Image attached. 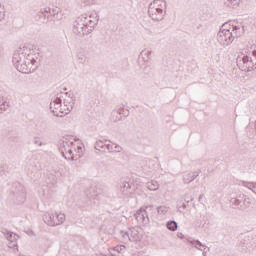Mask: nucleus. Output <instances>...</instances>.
<instances>
[{
    "label": "nucleus",
    "instance_id": "nucleus-1",
    "mask_svg": "<svg viewBox=\"0 0 256 256\" xmlns=\"http://www.w3.org/2000/svg\"><path fill=\"white\" fill-rule=\"evenodd\" d=\"M39 52L26 46L20 47L14 52L12 63L20 73H33L39 67Z\"/></svg>",
    "mask_w": 256,
    "mask_h": 256
},
{
    "label": "nucleus",
    "instance_id": "nucleus-2",
    "mask_svg": "<svg viewBox=\"0 0 256 256\" xmlns=\"http://www.w3.org/2000/svg\"><path fill=\"white\" fill-rule=\"evenodd\" d=\"M58 149L64 159L78 161L83 157V143L73 138H62L59 141Z\"/></svg>",
    "mask_w": 256,
    "mask_h": 256
},
{
    "label": "nucleus",
    "instance_id": "nucleus-3",
    "mask_svg": "<svg viewBox=\"0 0 256 256\" xmlns=\"http://www.w3.org/2000/svg\"><path fill=\"white\" fill-rule=\"evenodd\" d=\"M243 31L236 26L235 22L225 23L217 34V41L220 45H231L235 39L241 37Z\"/></svg>",
    "mask_w": 256,
    "mask_h": 256
},
{
    "label": "nucleus",
    "instance_id": "nucleus-4",
    "mask_svg": "<svg viewBox=\"0 0 256 256\" xmlns=\"http://www.w3.org/2000/svg\"><path fill=\"white\" fill-rule=\"evenodd\" d=\"M73 107H75V99H73L71 96L65 98L63 104L59 94L54 96L50 102V111H52L55 117H63L64 115H69V113L73 111Z\"/></svg>",
    "mask_w": 256,
    "mask_h": 256
},
{
    "label": "nucleus",
    "instance_id": "nucleus-5",
    "mask_svg": "<svg viewBox=\"0 0 256 256\" xmlns=\"http://www.w3.org/2000/svg\"><path fill=\"white\" fill-rule=\"evenodd\" d=\"M167 13V2L165 0H154L148 7V15L152 21H163Z\"/></svg>",
    "mask_w": 256,
    "mask_h": 256
},
{
    "label": "nucleus",
    "instance_id": "nucleus-6",
    "mask_svg": "<svg viewBox=\"0 0 256 256\" xmlns=\"http://www.w3.org/2000/svg\"><path fill=\"white\" fill-rule=\"evenodd\" d=\"M87 14L81 15L72 24V32L77 37H85L93 33V28L89 27L87 24Z\"/></svg>",
    "mask_w": 256,
    "mask_h": 256
},
{
    "label": "nucleus",
    "instance_id": "nucleus-7",
    "mask_svg": "<svg viewBox=\"0 0 256 256\" xmlns=\"http://www.w3.org/2000/svg\"><path fill=\"white\" fill-rule=\"evenodd\" d=\"M120 235L122 237V241H132L133 243H137V241H141L143 239V236L145 235V231L143 228L136 226L130 228L128 231H121Z\"/></svg>",
    "mask_w": 256,
    "mask_h": 256
},
{
    "label": "nucleus",
    "instance_id": "nucleus-8",
    "mask_svg": "<svg viewBox=\"0 0 256 256\" xmlns=\"http://www.w3.org/2000/svg\"><path fill=\"white\" fill-rule=\"evenodd\" d=\"M43 221L46 225H50V227L63 225L65 223V215L61 212L50 211L44 214Z\"/></svg>",
    "mask_w": 256,
    "mask_h": 256
},
{
    "label": "nucleus",
    "instance_id": "nucleus-9",
    "mask_svg": "<svg viewBox=\"0 0 256 256\" xmlns=\"http://www.w3.org/2000/svg\"><path fill=\"white\" fill-rule=\"evenodd\" d=\"M148 211H153V206L142 207L136 212L135 218L138 223L142 225H149L150 220Z\"/></svg>",
    "mask_w": 256,
    "mask_h": 256
},
{
    "label": "nucleus",
    "instance_id": "nucleus-10",
    "mask_svg": "<svg viewBox=\"0 0 256 256\" xmlns=\"http://www.w3.org/2000/svg\"><path fill=\"white\" fill-rule=\"evenodd\" d=\"M237 67L241 71H252L253 69V60L247 55H240L236 59Z\"/></svg>",
    "mask_w": 256,
    "mask_h": 256
},
{
    "label": "nucleus",
    "instance_id": "nucleus-11",
    "mask_svg": "<svg viewBox=\"0 0 256 256\" xmlns=\"http://www.w3.org/2000/svg\"><path fill=\"white\" fill-rule=\"evenodd\" d=\"M86 23L88 27H91L92 31H94L97 23H99V13L92 11L88 16L86 15Z\"/></svg>",
    "mask_w": 256,
    "mask_h": 256
},
{
    "label": "nucleus",
    "instance_id": "nucleus-12",
    "mask_svg": "<svg viewBox=\"0 0 256 256\" xmlns=\"http://www.w3.org/2000/svg\"><path fill=\"white\" fill-rule=\"evenodd\" d=\"M143 61L144 64L149 66L151 65V50H142L139 56V63Z\"/></svg>",
    "mask_w": 256,
    "mask_h": 256
},
{
    "label": "nucleus",
    "instance_id": "nucleus-13",
    "mask_svg": "<svg viewBox=\"0 0 256 256\" xmlns=\"http://www.w3.org/2000/svg\"><path fill=\"white\" fill-rule=\"evenodd\" d=\"M200 172H185L182 176L183 183L189 185L199 176Z\"/></svg>",
    "mask_w": 256,
    "mask_h": 256
},
{
    "label": "nucleus",
    "instance_id": "nucleus-14",
    "mask_svg": "<svg viewBox=\"0 0 256 256\" xmlns=\"http://www.w3.org/2000/svg\"><path fill=\"white\" fill-rule=\"evenodd\" d=\"M133 184L129 183V182H124L122 184L121 187V191L123 193V195H126L127 197H129V195H131V193H133Z\"/></svg>",
    "mask_w": 256,
    "mask_h": 256
},
{
    "label": "nucleus",
    "instance_id": "nucleus-15",
    "mask_svg": "<svg viewBox=\"0 0 256 256\" xmlns=\"http://www.w3.org/2000/svg\"><path fill=\"white\" fill-rule=\"evenodd\" d=\"M51 14H53V12H51V8L47 7V8L41 9V11L39 12V16L43 17L42 23H45V21H47V19L51 17Z\"/></svg>",
    "mask_w": 256,
    "mask_h": 256
},
{
    "label": "nucleus",
    "instance_id": "nucleus-16",
    "mask_svg": "<svg viewBox=\"0 0 256 256\" xmlns=\"http://www.w3.org/2000/svg\"><path fill=\"white\" fill-rule=\"evenodd\" d=\"M146 187L149 191H159V187H161V185L157 180H151L146 183Z\"/></svg>",
    "mask_w": 256,
    "mask_h": 256
},
{
    "label": "nucleus",
    "instance_id": "nucleus-17",
    "mask_svg": "<svg viewBox=\"0 0 256 256\" xmlns=\"http://www.w3.org/2000/svg\"><path fill=\"white\" fill-rule=\"evenodd\" d=\"M112 119L115 122L121 121V119H123V112H121V107H117L112 111Z\"/></svg>",
    "mask_w": 256,
    "mask_h": 256
},
{
    "label": "nucleus",
    "instance_id": "nucleus-18",
    "mask_svg": "<svg viewBox=\"0 0 256 256\" xmlns=\"http://www.w3.org/2000/svg\"><path fill=\"white\" fill-rule=\"evenodd\" d=\"M107 144H105L104 141L98 140L95 143V149L96 151H100L101 153H105Z\"/></svg>",
    "mask_w": 256,
    "mask_h": 256
},
{
    "label": "nucleus",
    "instance_id": "nucleus-19",
    "mask_svg": "<svg viewBox=\"0 0 256 256\" xmlns=\"http://www.w3.org/2000/svg\"><path fill=\"white\" fill-rule=\"evenodd\" d=\"M239 3H241V0H225L226 7H229L230 9L239 7Z\"/></svg>",
    "mask_w": 256,
    "mask_h": 256
},
{
    "label": "nucleus",
    "instance_id": "nucleus-20",
    "mask_svg": "<svg viewBox=\"0 0 256 256\" xmlns=\"http://www.w3.org/2000/svg\"><path fill=\"white\" fill-rule=\"evenodd\" d=\"M166 227L169 231H175L177 229V222L174 220L168 221Z\"/></svg>",
    "mask_w": 256,
    "mask_h": 256
},
{
    "label": "nucleus",
    "instance_id": "nucleus-21",
    "mask_svg": "<svg viewBox=\"0 0 256 256\" xmlns=\"http://www.w3.org/2000/svg\"><path fill=\"white\" fill-rule=\"evenodd\" d=\"M79 63H87V54L85 52H79L77 54Z\"/></svg>",
    "mask_w": 256,
    "mask_h": 256
},
{
    "label": "nucleus",
    "instance_id": "nucleus-22",
    "mask_svg": "<svg viewBox=\"0 0 256 256\" xmlns=\"http://www.w3.org/2000/svg\"><path fill=\"white\" fill-rule=\"evenodd\" d=\"M190 243L193 247H195V249H198V251H202L201 247H205V245H203V243H201L199 240H193L190 241Z\"/></svg>",
    "mask_w": 256,
    "mask_h": 256
},
{
    "label": "nucleus",
    "instance_id": "nucleus-23",
    "mask_svg": "<svg viewBox=\"0 0 256 256\" xmlns=\"http://www.w3.org/2000/svg\"><path fill=\"white\" fill-rule=\"evenodd\" d=\"M157 211H158L159 215H167V213L169 212V207L160 206L157 208Z\"/></svg>",
    "mask_w": 256,
    "mask_h": 256
},
{
    "label": "nucleus",
    "instance_id": "nucleus-24",
    "mask_svg": "<svg viewBox=\"0 0 256 256\" xmlns=\"http://www.w3.org/2000/svg\"><path fill=\"white\" fill-rule=\"evenodd\" d=\"M7 109H9V102L7 100H5V102L0 105V114L5 113V111H7Z\"/></svg>",
    "mask_w": 256,
    "mask_h": 256
},
{
    "label": "nucleus",
    "instance_id": "nucleus-25",
    "mask_svg": "<svg viewBox=\"0 0 256 256\" xmlns=\"http://www.w3.org/2000/svg\"><path fill=\"white\" fill-rule=\"evenodd\" d=\"M6 11H5V6L0 4V22L5 20V15H6Z\"/></svg>",
    "mask_w": 256,
    "mask_h": 256
},
{
    "label": "nucleus",
    "instance_id": "nucleus-26",
    "mask_svg": "<svg viewBox=\"0 0 256 256\" xmlns=\"http://www.w3.org/2000/svg\"><path fill=\"white\" fill-rule=\"evenodd\" d=\"M34 145H38V147H43V145H45V144L41 141V139H39V137H35Z\"/></svg>",
    "mask_w": 256,
    "mask_h": 256
},
{
    "label": "nucleus",
    "instance_id": "nucleus-27",
    "mask_svg": "<svg viewBox=\"0 0 256 256\" xmlns=\"http://www.w3.org/2000/svg\"><path fill=\"white\" fill-rule=\"evenodd\" d=\"M118 107H121V113H122V117H129V110H125L123 108V105H120Z\"/></svg>",
    "mask_w": 256,
    "mask_h": 256
},
{
    "label": "nucleus",
    "instance_id": "nucleus-28",
    "mask_svg": "<svg viewBox=\"0 0 256 256\" xmlns=\"http://www.w3.org/2000/svg\"><path fill=\"white\" fill-rule=\"evenodd\" d=\"M115 144H106V150L115 153Z\"/></svg>",
    "mask_w": 256,
    "mask_h": 256
},
{
    "label": "nucleus",
    "instance_id": "nucleus-29",
    "mask_svg": "<svg viewBox=\"0 0 256 256\" xmlns=\"http://www.w3.org/2000/svg\"><path fill=\"white\" fill-rule=\"evenodd\" d=\"M123 148L120 145L114 144V153H121Z\"/></svg>",
    "mask_w": 256,
    "mask_h": 256
},
{
    "label": "nucleus",
    "instance_id": "nucleus-30",
    "mask_svg": "<svg viewBox=\"0 0 256 256\" xmlns=\"http://www.w3.org/2000/svg\"><path fill=\"white\" fill-rule=\"evenodd\" d=\"M51 17H57L59 15V9L58 8H51Z\"/></svg>",
    "mask_w": 256,
    "mask_h": 256
},
{
    "label": "nucleus",
    "instance_id": "nucleus-31",
    "mask_svg": "<svg viewBox=\"0 0 256 256\" xmlns=\"http://www.w3.org/2000/svg\"><path fill=\"white\" fill-rule=\"evenodd\" d=\"M123 249H125V245H120V246L114 247V251H117V253H121V251H123Z\"/></svg>",
    "mask_w": 256,
    "mask_h": 256
},
{
    "label": "nucleus",
    "instance_id": "nucleus-32",
    "mask_svg": "<svg viewBox=\"0 0 256 256\" xmlns=\"http://www.w3.org/2000/svg\"><path fill=\"white\" fill-rule=\"evenodd\" d=\"M232 203H233V205H236V207H239V205H241V200L235 198V199L232 201Z\"/></svg>",
    "mask_w": 256,
    "mask_h": 256
},
{
    "label": "nucleus",
    "instance_id": "nucleus-33",
    "mask_svg": "<svg viewBox=\"0 0 256 256\" xmlns=\"http://www.w3.org/2000/svg\"><path fill=\"white\" fill-rule=\"evenodd\" d=\"M5 101H7V99H5V97L0 96V106L3 105V103H5Z\"/></svg>",
    "mask_w": 256,
    "mask_h": 256
},
{
    "label": "nucleus",
    "instance_id": "nucleus-34",
    "mask_svg": "<svg viewBox=\"0 0 256 256\" xmlns=\"http://www.w3.org/2000/svg\"><path fill=\"white\" fill-rule=\"evenodd\" d=\"M81 3H89V0H80Z\"/></svg>",
    "mask_w": 256,
    "mask_h": 256
},
{
    "label": "nucleus",
    "instance_id": "nucleus-35",
    "mask_svg": "<svg viewBox=\"0 0 256 256\" xmlns=\"http://www.w3.org/2000/svg\"><path fill=\"white\" fill-rule=\"evenodd\" d=\"M252 55L253 57H256V50H253Z\"/></svg>",
    "mask_w": 256,
    "mask_h": 256
},
{
    "label": "nucleus",
    "instance_id": "nucleus-36",
    "mask_svg": "<svg viewBox=\"0 0 256 256\" xmlns=\"http://www.w3.org/2000/svg\"><path fill=\"white\" fill-rule=\"evenodd\" d=\"M201 199H203V194L199 196V201H201Z\"/></svg>",
    "mask_w": 256,
    "mask_h": 256
},
{
    "label": "nucleus",
    "instance_id": "nucleus-37",
    "mask_svg": "<svg viewBox=\"0 0 256 256\" xmlns=\"http://www.w3.org/2000/svg\"><path fill=\"white\" fill-rule=\"evenodd\" d=\"M178 237H181V238H182V237H183V234H182V233L178 234Z\"/></svg>",
    "mask_w": 256,
    "mask_h": 256
},
{
    "label": "nucleus",
    "instance_id": "nucleus-38",
    "mask_svg": "<svg viewBox=\"0 0 256 256\" xmlns=\"http://www.w3.org/2000/svg\"><path fill=\"white\" fill-rule=\"evenodd\" d=\"M202 255L205 256V255H207V253H206V252H203Z\"/></svg>",
    "mask_w": 256,
    "mask_h": 256
}]
</instances>
